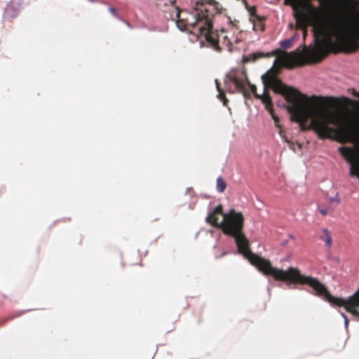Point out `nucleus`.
Instances as JSON below:
<instances>
[{
	"label": "nucleus",
	"instance_id": "cd10ccee",
	"mask_svg": "<svg viewBox=\"0 0 359 359\" xmlns=\"http://www.w3.org/2000/svg\"><path fill=\"white\" fill-rule=\"evenodd\" d=\"M344 321H345V325H346V326H347V325H348V318H346V320H344Z\"/></svg>",
	"mask_w": 359,
	"mask_h": 359
},
{
	"label": "nucleus",
	"instance_id": "423d86ee",
	"mask_svg": "<svg viewBox=\"0 0 359 359\" xmlns=\"http://www.w3.org/2000/svg\"><path fill=\"white\" fill-rule=\"evenodd\" d=\"M247 84L249 85L251 92L255 95H257L256 93V86L249 82L247 74L243 69L241 68L233 69L226 74L224 85L229 93L238 92L241 93L245 97H248L250 93L246 88Z\"/></svg>",
	"mask_w": 359,
	"mask_h": 359
},
{
	"label": "nucleus",
	"instance_id": "4be33fe9",
	"mask_svg": "<svg viewBox=\"0 0 359 359\" xmlns=\"http://www.w3.org/2000/svg\"><path fill=\"white\" fill-rule=\"evenodd\" d=\"M319 211L323 216H326L328 213V210L327 209H319Z\"/></svg>",
	"mask_w": 359,
	"mask_h": 359
},
{
	"label": "nucleus",
	"instance_id": "f3484780",
	"mask_svg": "<svg viewBox=\"0 0 359 359\" xmlns=\"http://www.w3.org/2000/svg\"><path fill=\"white\" fill-rule=\"evenodd\" d=\"M271 115L272 118L274 121L275 125L277 128H280V126L279 124V118L274 114L273 109H272V112H269Z\"/></svg>",
	"mask_w": 359,
	"mask_h": 359
},
{
	"label": "nucleus",
	"instance_id": "c85d7f7f",
	"mask_svg": "<svg viewBox=\"0 0 359 359\" xmlns=\"http://www.w3.org/2000/svg\"><path fill=\"white\" fill-rule=\"evenodd\" d=\"M126 24L127 25L128 27H131V25L128 22H126Z\"/></svg>",
	"mask_w": 359,
	"mask_h": 359
},
{
	"label": "nucleus",
	"instance_id": "7ed1b4c3",
	"mask_svg": "<svg viewBox=\"0 0 359 359\" xmlns=\"http://www.w3.org/2000/svg\"><path fill=\"white\" fill-rule=\"evenodd\" d=\"M244 217L240 212L231 209L223 215V221L220 228L224 234L235 239L238 250L248 259L250 262L265 276H271L275 280L294 284L301 275L297 268L289 267L287 270L273 267L269 260L252 253L250 250V243L243 233Z\"/></svg>",
	"mask_w": 359,
	"mask_h": 359
},
{
	"label": "nucleus",
	"instance_id": "7c9ffc66",
	"mask_svg": "<svg viewBox=\"0 0 359 359\" xmlns=\"http://www.w3.org/2000/svg\"><path fill=\"white\" fill-rule=\"evenodd\" d=\"M100 2L103 4H107V3L104 1H100Z\"/></svg>",
	"mask_w": 359,
	"mask_h": 359
},
{
	"label": "nucleus",
	"instance_id": "dca6fc26",
	"mask_svg": "<svg viewBox=\"0 0 359 359\" xmlns=\"http://www.w3.org/2000/svg\"><path fill=\"white\" fill-rule=\"evenodd\" d=\"M285 4L291 5L292 8L294 5H298L304 9H306L304 6L299 4V0H285Z\"/></svg>",
	"mask_w": 359,
	"mask_h": 359
},
{
	"label": "nucleus",
	"instance_id": "a878e982",
	"mask_svg": "<svg viewBox=\"0 0 359 359\" xmlns=\"http://www.w3.org/2000/svg\"><path fill=\"white\" fill-rule=\"evenodd\" d=\"M353 95L359 98V91L355 93H353Z\"/></svg>",
	"mask_w": 359,
	"mask_h": 359
},
{
	"label": "nucleus",
	"instance_id": "f03ea898",
	"mask_svg": "<svg viewBox=\"0 0 359 359\" xmlns=\"http://www.w3.org/2000/svg\"><path fill=\"white\" fill-rule=\"evenodd\" d=\"M309 8L294 5L293 11L297 28L302 30L304 37L311 25L315 37L323 43L312 53L313 62H320L329 54L326 46L348 53L359 49V19L348 20L337 13L321 15L313 6Z\"/></svg>",
	"mask_w": 359,
	"mask_h": 359
},
{
	"label": "nucleus",
	"instance_id": "39448f33",
	"mask_svg": "<svg viewBox=\"0 0 359 359\" xmlns=\"http://www.w3.org/2000/svg\"><path fill=\"white\" fill-rule=\"evenodd\" d=\"M176 24L177 27L182 31H187L194 33V30H197L198 35V28L204 25L206 19H209V15L205 6L201 4L200 7L196 8L194 13H189L187 11H180L177 8L176 12Z\"/></svg>",
	"mask_w": 359,
	"mask_h": 359
},
{
	"label": "nucleus",
	"instance_id": "4468645a",
	"mask_svg": "<svg viewBox=\"0 0 359 359\" xmlns=\"http://www.w3.org/2000/svg\"><path fill=\"white\" fill-rule=\"evenodd\" d=\"M215 82H216L217 91L219 92L218 97L220 100H222L224 102V104L226 105L228 100L225 96V94H224V91L222 90V88H220V85H219V83L218 82V81L216 80Z\"/></svg>",
	"mask_w": 359,
	"mask_h": 359
},
{
	"label": "nucleus",
	"instance_id": "20e7f679",
	"mask_svg": "<svg viewBox=\"0 0 359 359\" xmlns=\"http://www.w3.org/2000/svg\"><path fill=\"white\" fill-rule=\"evenodd\" d=\"M294 284L311 287L313 290V294L316 296L323 297L332 306H343L347 312L359 317V311H358L359 309V289L347 299L334 297L330 293L326 286L317 278L302 273Z\"/></svg>",
	"mask_w": 359,
	"mask_h": 359
},
{
	"label": "nucleus",
	"instance_id": "a211bd4d",
	"mask_svg": "<svg viewBox=\"0 0 359 359\" xmlns=\"http://www.w3.org/2000/svg\"><path fill=\"white\" fill-rule=\"evenodd\" d=\"M109 11L116 18L120 19V16H119V14L117 12V10L114 8V7H109Z\"/></svg>",
	"mask_w": 359,
	"mask_h": 359
},
{
	"label": "nucleus",
	"instance_id": "aec40b11",
	"mask_svg": "<svg viewBox=\"0 0 359 359\" xmlns=\"http://www.w3.org/2000/svg\"><path fill=\"white\" fill-rule=\"evenodd\" d=\"M344 99H345L346 102H348V103H350L351 104H354V105L359 104V102L353 101V100H351L349 98H344Z\"/></svg>",
	"mask_w": 359,
	"mask_h": 359
},
{
	"label": "nucleus",
	"instance_id": "b1692460",
	"mask_svg": "<svg viewBox=\"0 0 359 359\" xmlns=\"http://www.w3.org/2000/svg\"><path fill=\"white\" fill-rule=\"evenodd\" d=\"M11 9V6H7V8L5 10V15H7V13L9 12V11Z\"/></svg>",
	"mask_w": 359,
	"mask_h": 359
},
{
	"label": "nucleus",
	"instance_id": "5701e85b",
	"mask_svg": "<svg viewBox=\"0 0 359 359\" xmlns=\"http://www.w3.org/2000/svg\"><path fill=\"white\" fill-rule=\"evenodd\" d=\"M330 201L331 202H337V203H340V199L338 198V197H335V198H330Z\"/></svg>",
	"mask_w": 359,
	"mask_h": 359
},
{
	"label": "nucleus",
	"instance_id": "6e6552de",
	"mask_svg": "<svg viewBox=\"0 0 359 359\" xmlns=\"http://www.w3.org/2000/svg\"><path fill=\"white\" fill-rule=\"evenodd\" d=\"M224 29L225 35H224L222 44L226 48V49L231 52L233 50V45L234 43H238L241 41V39L239 37L241 31L231 22H230L229 27Z\"/></svg>",
	"mask_w": 359,
	"mask_h": 359
},
{
	"label": "nucleus",
	"instance_id": "c756f323",
	"mask_svg": "<svg viewBox=\"0 0 359 359\" xmlns=\"http://www.w3.org/2000/svg\"><path fill=\"white\" fill-rule=\"evenodd\" d=\"M357 93V91L355 89L353 88L352 89V94L353 95V93Z\"/></svg>",
	"mask_w": 359,
	"mask_h": 359
},
{
	"label": "nucleus",
	"instance_id": "2f4dec72",
	"mask_svg": "<svg viewBox=\"0 0 359 359\" xmlns=\"http://www.w3.org/2000/svg\"><path fill=\"white\" fill-rule=\"evenodd\" d=\"M172 2V3H175V0H173Z\"/></svg>",
	"mask_w": 359,
	"mask_h": 359
},
{
	"label": "nucleus",
	"instance_id": "9b49d317",
	"mask_svg": "<svg viewBox=\"0 0 359 359\" xmlns=\"http://www.w3.org/2000/svg\"><path fill=\"white\" fill-rule=\"evenodd\" d=\"M256 10L255 8H252L250 11L251 18H252V20L254 21V29L256 31H264V18L259 16L255 13Z\"/></svg>",
	"mask_w": 359,
	"mask_h": 359
},
{
	"label": "nucleus",
	"instance_id": "2eb2a0df",
	"mask_svg": "<svg viewBox=\"0 0 359 359\" xmlns=\"http://www.w3.org/2000/svg\"><path fill=\"white\" fill-rule=\"evenodd\" d=\"M280 46L283 48L287 49L292 47V41L291 39H285L280 41Z\"/></svg>",
	"mask_w": 359,
	"mask_h": 359
},
{
	"label": "nucleus",
	"instance_id": "ddd939ff",
	"mask_svg": "<svg viewBox=\"0 0 359 359\" xmlns=\"http://www.w3.org/2000/svg\"><path fill=\"white\" fill-rule=\"evenodd\" d=\"M226 188V182L224 181V180L222 177H219L217 179V190L219 192L222 193V192L224 191Z\"/></svg>",
	"mask_w": 359,
	"mask_h": 359
},
{
	"label": "nucleus",
	"instance_id": "bb28decb",
	"mask_svg": "<svg viewBox=\"0 0 359 359\" xmlns=\"http://www.w3.org/2000/svg\"><path fill=\"white\" fill-rule=\"evenodd\" d=\"M203 1L208 4H210L213 1V0H203Z\"/></svg>",
	"mask_w": 359,
	"mask_h": 359
},
{
	"label": "nucleus",
	"instance_id": "f8f14e48",
	"mask_svg": "<svg viewBox=\"0 0 359 359\" xmlns=\"http://www.w3.org/2000/svg\"><path fill=\"white\" fill-rule=\"evenodd\" d=\"M319 238L325 242L327 247L330 248L332 246V238L327 229H323L322 230V234L320 235Z\"/></svg>",
	"mask_w": 359,
	"mask_h": 359
},
{
	"label": "nucleus",
	"instance_id": "393cba45",
	"mask_svg": "<svg viewBox=\"0 0 359 359\" xmlns=\"http://www.w3.org/2000/svg\"><path fill=\"white\" fill-rule=\"evenodd\" d=\"M341 315L342 318H343L344 320H346L347 316H346V314H344V313H341Z\"/></svg>",
	"mask_w": 359,
	"mask_h": 359
},
{
	"label": "nucleus",
	"instance_id": "f257e3e1",
	"mask_svg": "<svg viewBox=\"0 0 359 359\" xmlns=\"http://www.w3.org/2000/svg\"><path fill=\"white\" fill-rule=\"evenodd\" d=\"M280 68L272 67L262 76L264 86L262 96L255 95L265 104L269 112H272L273 104L269 89L282 95L291 105L287 111L293 121L299 122L302 130H313L320 140L330 139L345 143L351 136V132L342 126L344 116L337 111L327 110V107H335L337 98L312 95L308 97L298 90L288 87L278 78Z\"/></svg>",
	"mask_w": 359,
	"mask_h": 359
},
{
	"label": "nucleus",
	"instance_id": "6ab92c4d",
	"mask_svg": "<svg viewBox=\"0 0 359 359\" xmlns=\"http://www.w3.org/2000/svg\"><path fill=\"white\" fill-rule=\"evenodd\" d=\"M265 55H266V56H267V57H269V56L271 55V54H270V53H266V54H264V53H255V54H253V56H254V59H255V60H257V59L261 58V57H264V56H265Z\"/></svg>",
	"mask_w": 359,
	"mask_h": 359
},
{
	"label": "nucleus",
	"instance_id": "412c9836",
	"mask_svg": "<svg viewBox=\"0 0 359 359\" xmlns=\"http://www.w3.org/2000/svg\"><path fill=\"white\" fill-rule=\"evenodd\" d=\"M319 1L321 2V4H325V5H330L334 1V0H319Z\"/></svg>",
	"mask_w": 359,
	"mask_h": 359
},
{
	"label": "nucleus",
	"instance_id": "0eeeda50",
	"mask_svg": "<svg viewBox=\"0 0 359 359\" xmlns=\"http://www.w3.org/2000/svg\"><path fill=\"white\" fill-rule=\"evenodd\" d=\"M212 24L211 19H206L204 25L198 28V36H204L205 40L210 45V46L218 52H221L226 48L222 44L224 35H225V29L222 28L219 31H212Z\"/></svg>",
	"mask_w": 359,
	"mask_h": 359
},
{
	"label": "nucleus",
	"instance_id": "9d476101",
	"mask_svg": "<svg viewBox=\"0 0 359 359\" xmlns=\"http://www.w3.org/2000/svg\"><path fill=\"white\" fill-rule=\"evenodd\" d=\"M223 214V208L222 205H217L215 210L209 213L208 216L206 218V222L214 226L220 227V224H218V217Z\"/></svg>",
	"mask_w": 359,
	"mask_h": 359
},
{
	"label": "nucleus",
	"instance_id": "1a4fd4ad",
	"mask_svg": "<svg viewBox=\"0 0 359 359\" xmlns=\"http://www.w3.org/2000/svg\"><path fill=\"white\" fill-rule=\"evenodd\" d=\"M282 61L284 65L287 68H293L296 66H303L306 64L304 55L296 51L286 53L282 57Z\"/></svg>",
	"mask_w": 359,
	"mask_h": 359
}]
</instances>
